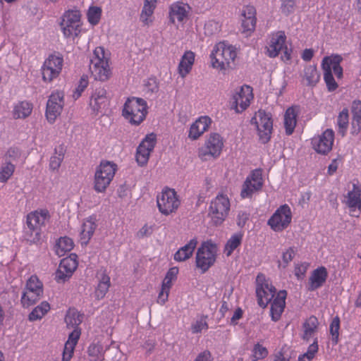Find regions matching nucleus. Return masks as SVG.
Masks as SVG:
<instances>
[{
    "mask_svg": "<svg viewBox=\"0 0 361 361\" xmlns=\"http://www.w3.org/2000/svg\"><path fill=\"white\" fill-rule=\"evenodd\" d=\"M342 61V56L338 54L325 56L322 59V68L324 72V80L329 92L336 90L338 87L333 76L332 71H334L338 79L343 78V70L341 66Z\"/></svg>",
    "mask_w": 361,
    "mask_h": 361,
    "instance_id": "obj_1",
    "label": "nucleus"
},
{
    "mask_svg": "<svg viewBox=\"0 0 361 361\" xmlns=\"http://www.w3.org/2000/svg\"><path fill=\"white\" fill-rule=\"evenodd\" d=\"M147 113L146 101L139 97L128 98L122 111L123 116L135 126L140 125L145 119Z\"/></svg>",
    "mask_w": 361,
    "mask_h": 361,
    "instance_id": "obj_2",
    "label": "nucleus"
},
{
    "mask_svg": "<svg viewBox=\"0 0 361 361\" xmlns=\"http://www.w3.org/2000/svg\"><path fill=\"white\" fill-rule=\"evenodd\" d=\"M236 55L234 47L227 45L224 42H219L215 45L210 54L212 65L219 70L231 68Z\"/></svg>",
    "mask_w": 361,
    "mask_h": 361,
    "instance_id": "obj_3",
    "label": "nucleus"
},
{
    "mask_svg": "<svg viewBox=\"0 0 361 361\" xmlns=\"http://www.w3.org/2000/svg\"><path fill=\"white\" fill-rule=\"evenodd\" d=\"M117 165L112 161H102L94 173V189L97 192H104L113 180Z\"/></svg>",
    "mask_w": 361,
    "mask_h": 361,
    "instance_id": "obj_4",
    "label": "nucleus"
},
{
    "mask_svg": "<svg viewBox=\"0 0 361 361\" xmlns=\"http://www.w3.org/2000/svg\"><path fill=\"white\" fill-rule=\"evenodd\" d=\"M43 295V284L37 277L31 276L26 283L21 296V304L23 307H29L39 301Z\"/></svg>",
    "mask_w": 361,
    "mask_h": 361,
    "instance_id": "obj_5",
    "label": "nucleus"
},
{
    "mask_svg": "<svg viewBox=\"0 0 361 361\" xmlns=\"http://www.w3.org/2000/svg\"><path fill=\"white\" fill-rule=\"evenodd\" d=\"M230 210L228 198L224 195H217L209 205V216L216 226L221 225L226 219Z\"/></svg>",
    "mask_w": 361,
    "mask_h": 361,
    "instance_id": "obj_6",
    "label": "nucleus"
},
{
    "mask_svg": "<svg viewBox=\"0 0 361 361\" xmlns=\"http://www.w3.org/2000/svg\"><path fill=\"white\" fill-rule=\"evenodd\" d=\"M216 246L212 241L202 244L196 253V266L202 273L206 272L215 262Z\"/></svg>",
    "mask_w": 361,
    "mask_h": 361,
    "instance_id": "obj_7",
    "label": "nucleus"
},
{
    "mask_svg": "<svg viewBox=\"0 0 361 361\" xmlns=\"http://www.w3.org/2000/svg\"><path fill=\"white\" fill-rule=\"evenodd\" d=\"M49 216V212L46 209L40 212L35 211L27 214L26 223L31 233L30 238H28L31 243H37L40 240L41 227L44 224L45 220Z\"/></svg>",
    "mask_w": 361,
    "mask_h": 361,
    "instance_id": "obj_8",
    "label": "nucleus"
},
{
    "mask_svg": "<svg viewBox=\"0 0 361 361\" xmlns=\"http://www.w3.org/2000/svg\"><path fill=\"white\" fill-rule=\"evenodd\" d=\"M80 13L79 11L66 12L60 23L61 30L66 38L75 37L80 32Z\"/></svg>",
    "mask_w": 361,
    "mask_h": 361,
    "instance_id": "obj_9",
    "label": "nucleus"
},
{
    "mask_svg": "<svg viewBox=\"0 0 361 361\" xmlns=\"http://www.w3.org/2000/svg\"><path fill=\"white\" fill-rule=\"evenodd\" d=\"M256 281L257 303L261 307L265 308L274 298L276 293V288L265 280L264 275L262 274H259L257 275Z\"/></svg>",
    "mask_w": 361,
    "mask_h": 361,
    "instance_id": "obj_10",
    "label": "nucleus"
},
{
    "mask_svg": "<svg viewBox=\"0 0 361 361\" xmlns=\"http://www.w3.org/2000/svg\"><path fill=\"white\" fill-rule=\"evenodd\" d=\"M157 202L159 212L164 215L173 212L180 205L176 191L170 188L164 190L157 196Z\"/></svg>",
    "mask_w": 361,
    "mask_h": 361,
    "instance_id": "obj_11",
    "label": "nucleus"
},
{
    "mask_svg": "<svg viewBox=\"0 0 361 361\" xmlns=\"http://www.w3.org/2000/svg\"><path fill=\"white\" fill-rule=\"evenodd\" d=\"M224 145L223 140L218 133H212L205 142L204 147L199 151V157L203 161H207L209 157H218Z\"/></svg>",
    "mask_w": 361,
    "mask_h": 361,
    "instance_id": "obj_12",
    "label": "nucleus"
},
{
    "mask_svg": "<svg viewBox=\"0 0 361 361\" xmlns=\"http://www.w3.org/2000/svg\"><path fill=\"white\" fill-rule=\"evenodd\" d=\"M63 63V56L59 53L49 55L42 66L43 80L51 82L58 77L62 70Z\"/></svg>",
    "mask_w": 361,
    "mask_h": 361,
    "instance_id": "obj_13",
    "label": "nucleus"
},
{
    "mask_svg": "<svg viewBox=\"0 0 361 361\" xmlns=\"http://www.w3.org/2000/svg\"><path fill=\"white\" fill-rule=\"evenodd\" d=\"M292 214L287 204L281 206L268 220V225L275 231H281L290 224Z\"/></svg>",
    "mask_w": 361,
    "mask_h": 361,
    "instance_id": "obj_14",
    "label": "nucleus"
},
{
    "mask_svg": "<svg viewBox=\"0 0 361 361\" xmlns=\"http://www.w3.org/2000/svg\"><path fill=\"white\" fill-rule=\"evenodd\" d=\"M156 142V135L150 133L147 135L138 145L135 159L140 166H144L147 164L150 153L154 150Z\"/></svg>",
    "mask_w": 361,
    "mask_h": 361,
    "instance_id": "obj_15",
    "label": "nucleus"
},
{
    "mask_svg": "<svg viewBox=\"0 0 361 361\" xmlns=\"http://www.w3.org/2000/svg\"><path fill=\"white\" fill-rule=\"evenodd\" d=\"M257 116L259 117V122L257 127L259 140L262 144H266L270 140L272 133V116L270 113H267L262 109H259L257 112Z\"/></svg>",
    "mask_w": 361,
    "mask_h": 361,
    "instance_id": "obj_16",
    "label": "nucleus"
},
{
    "mask_svg": "<svg viewBox=\"0 0 361 361\" xmlns=\"http://www.w3.org/2000/svg\"><path fill=\"white\" fill-rule=\"evenodd\" d=\"M63 97V93L60 91L53 92L49 96L45 113L49 123H53L61 114L64 105Z\"/></svg>",
    "mask_w": 361,
    "mask_h": 361,
    "instance_id": "obj_17",
    "label": "nucleus"
},
{
    "mask_svg": "<svg viewBox=\"0 0 361 361\" xmlns=\"http://www.w3.org/2000/svg\"><path fill=\"white\" fill-rule=\"evenodd\" d=\"M263 185L262 173L260 169H255L245 180L240 195L243 198L250 197L254 192L261 190Z\"/></svg>",
    "mask_w": 361,
    "mask_h": 361,
    "instance_id": "obj_18",
    "label": "nucleus"
},
{
    "mask_svg": "<svg viewBox=\"0 0 361 361\" xmlns=\"http://www.w3.org/2000/svg\"><path fill=\"white\" fill-rule=\"evenodd\" d=\"M252 89L248 85H243L233 96L231 108L235 112L240 113L249 106L250 99L252 97Z\"/></svg>",
    "mask_w": 361,
    "mask_h": 361,
    "instance_id": "obj_19",
    "label": "nucleus"
},
{
    "mask_svg": "<svg viewBox=\"0 0 361 361\" xmlns=\"http://www.w3.org/2000/svg\"><path fill=\"white\" fill-rule=\"evenodd\" d=\"M334 140V132L331 129H326L323 133L312 140L314 150L322 154H326L332 149Z\"/></svg>",
    "mask_w": 361,
    "mask_h": 361,
    "instance_id": "obj_20",
    "label": "nucleus"
},
{
    "mask_svg": "<svg viewBox=\"0 0 361 361\" xmlns=\"http://www.w3.org/2000/svg\"><path fill=\"white\" fill-rule=\"evenodd\" d=\"M99 60L90 61V70L95 80L106 81L111 75L109 62L108 61H101Z\"/></svg>",
    "mask_w": 361,
    "mask_h": 361,
    "instance_id": "obj_21",
    "label": "nucleus"
},
{
    "mask_svg": "<svg viewBox=\"0 0 361 361\" xmlns=\"http://www.w3.org/2000/svg\"><path fill=\"white\" fill-rule=\"evenodd\" d=\"M286 290H280L274 299L270 308L271 319L277 322L280 319L286 305Z\"/></svg>",
    "mask_w": 361,
    "mask_h": 361,
    "instance_id": "obj_22",
    "label": "nucleus"
},
{
    "mask_svg": "<svg viewBox=\"0 0 361 361\" xmlns=\"http://www.w3.org/2000/svg\"><path fill=\"white\" fill-rule=\"evenodd\" d=\"M286 36L283 31H279L274 34L271 38L270 44L267 47V54L270 57H276L280 51L286 46Z\"/></svg>",
    "mask_w": 361,
    "mask_h": 361,
    "instance_id": "obj_23",
    "label": "nucleus"
},
{
    "mask_svg": "<svg viewBox=\"0 0 361 361\" xmlns=\"http://www.w3.org/2000/svg\"><path fill=\"white\" fill-rule=\"evenodd\" d=\"M328 277V272L324 267H320L314 269L309 279L308 290L310 291L322 287L326 282Z\"/></svg>",
    "mask_w": 361,
    "mask_h": 361,
    "instance_id": "obj_24",
    "label": "nucleus"
},
{
    "mask_svg": "<svg viewBox=\"0 0 361 361\" xmlns=\"http://www.w3.org/2000/svg\"><path fill=\"white\" fill-rule=\"evenodd\" d=\"M211 123V119L208 116H202L198 118L190 128L189 137L192 140L197 139L204 131L207 130Z\"/></svg>",
    "mask_w": 361,
    "mask_h": 361,
    "instance_id": "obj_25",
    "label": "nucleus"
},
{
    "mask_svg": "<svg viewBox=\"0 0 361 361\" xmlns=\"http://www.w3.org/2000/svg\"><path fill=\"white\" fill-rule=\"evenodd\" d=\"M319 323L315 316H310L302 324L303 333L301 338L303 341L308 342L313 338L314 334L317 331Z\"/></svg>",
    "mask_w": 361,
    "mask_h": 361,
    "instance_id": "obj_26",
    "label": "nucleus"
},
{
    "mask_svg": "<svg viewBox=\"0 0 361 361\" xmlns=\"http://www.w3.org/2000/svg\"><path fill=\"white\" fill-rule=\"evenodd\" d=\"M298 107L291 106L287 109L284 114V127L286 133L290 135L295 128L297 123V116L298 114Z\"/></svg>",
    "mask_w": 361,
    "mask_h": 361,
    "instance_id": "obj_27",
    "label": "nucleus"
},
{
    "mask_svg": "<svg viewBox=\"0 0 361 361\" xmlns=\"http://www.w3.org/2000/svg\"><path fill=\"white\" fill-rule=\"evenodd\" d=\"M189 8L188 5L183 4L182 3L173 4L170 7L169 20L171 23H175V20L183 22L187 18Z\"/></svg>",
    "mask_w": 361,
    "mask_h": 361,
    "instance_id": "obj_28",
    "label": "nucleus"
},
{
    "mask_svg": "<svg viewBox=\"0 0 361 361\" xmlns=\"http://www.w3.org/2000/svg\"><path fill=\"white\" fill-rule=\"evenodd\" d=\"M195 61V53L192 51H186L182 56L178 64V73L182 78L186 76L192 69Z\"/></svg>",
    "mask_w": 361,
    "mask_h": 361,
    "instance_id": "obj_29",
    "label": "nucleus"
},
{
    "mask_svg": "<svg viewBox=\"0 0 361 361\" xmlns=\"http://www.w3.org/2000/svg\"><path fill=\"white\" fill-rule=\"evenodd\" d=\"M197 243L195 239H191L174 254V259L177 262H183L189 259L192 256Z\"/></svg>",
    "mask_w": 361,
    "mask_h": 361,
    "instance_id": "obj_30",
    "label": "nucleus"
},
{
    "mask_svg": "<svg viewBox=\"0 0 361 361\" xmlns=\"http://www.w3.org/2000/svg\"><path fill=\"white\" fill-rule=\"evenodd\" d=\"M96 228L97 224L92 219L85 221L82 224L80 233V242L82 245H87L89 243L94 233Z\"/></svg>",
    "mask_w": 361,
    "mask_h": 361,
    "instance_id": "obj_31",
    "label": "nucleus"
},
{
    "mask_svg": "<svg viewBox=\"0 0 361 361\" xmlns=\"http://www.w3.org/2000/svg\"><path fill=\"white\" fill-rule=\"evenodd\" d=\"M32 111V104L27 101H22L14 106L13 116L15 119L25 118Z\"/></svg>",
    "mask_w": 361,
    "mask_h": 361,
    "instance_id": "obj_32",
    "label": "nucleus"
},
{
    "mask_svg": "<svg viewBox=\"0 0 361 361\" xmlns=\"http://www.w3.org/2000/svg\"><path fill=\"white\" fill-rule=\"evenodd\" d=\"M361 189L353 184V190L348 192L347 204L350 209V211H353L355 208L361 209V198H360Z\"/></svg>",
    "mask_w": 361,
    "mask_h": 361,
    "instance_id": "obj_33",
    "label": "nucleus"
},
{
    "mask_svg": "<svg viewBox=\"0 0 361 361\" xmlns=\"http://www.w3.org/2000/svg\"><path fill=\"white\" fill-rule=\"evenodd\" d=\"M65 152L66 149L62 145L54 149V154L51 157L49 160V169L51 171L59 170L64 159Z\"/></svg>",
    "mask_w": 361,
    "mask_h": 361,
    "instance_id": "obj_34",
    "label": "nucleus"
},
{
    "mask_svg": "<svg viewBox=\"0 0 361 361\" xmlns=\"http://www.w3.org/2000/svg\"><path fill=\"white\" fill-rule=\"evenodd\" d=\"M73 241L68 237H61L57 241L55 246V252L57 255L62 257L67 252H70L73 248Z\"/></svg>",
    "mask_w": 361,
    "mask_h": 361,
    "instance_id": "obj_35",
    "label": "nucleus"
},
{
    "mask_svg": "<svg viewBox=\"0 0 361 361\" xmlns=\"http://www.w3.org/2000/svg\"><path fill=\"white\" fill-rule=\"evenodd\" d=\"M110 278L104 272L101 274L99 282L95 290V297L98 299H102L106 294L110 287Z\"/></svg>",
    "mask_w": 361,
    "mask_h": 361,
    "instance_id": "obj_36",
    "label": "nucleus"
},
{
    "mask_svg": "<svg viewBox=\"0 0 361 361\" xmlns=\"http://www.w3.org/2000/svg\"><path fill=\"white\" fill-rule=\"evenodd\" d=\"M353 114L352 125L353 128H357V133L361 130V101L355 100L353 102L351 106Z\"/></svg>",
    "mask_w": 361,
    "mask_h": 361,
    "instance_id": "obj_37",
    "label": "nucleus"
},
{
    "mask_svg": "<svg viewBox=\"0 0 361 361\" xmlns=\"http://www.w3.org/2000/svg\"><path fill=\"white\" fill-rule=\"evenodd\" d=\"M50 310L49 304L46 302H42L35 307L28 315V319L31 322L41 319Z\"/></svg>",
    "mask_w": 361,
    "mask_h": 361,
    "instance_id": "obj_38",
    "label": "nucleus"
},
{
    "mask_svg": "<svg viewBox=\"0 0 361 361\" xmlns=\"http://www.w3.org/2000/svg\"><path fill=\"white\" fill-rule=\"evenodd\" d=\"M320 75L316 66L310 65L304 69V78L307 81V85L314 86L319 80Z\"/></svg>",
    "mask_w": 361,
    "mask_h": 361,
    "instance_id": "obj_39",
    "label": "nucleus"
},
{
    "mask_svg": "<svg viewBox=\"0 0 361 361\" xmlns=\"http://www.w3.org/2000/svg\"><path fill=\"white\" fill-rule=\"evenodd\" d=\"M349 114L348 109H343L338 114L337 118V125L338 126V133L344 136L348 127Z\"/></svg>",
    "mask_w": 361,
    "mask_h": 361,
    "instance_id": "obj_40",
    "label": "nucleus"
},
{
    "mask_svg": "<svg viewBox=\"0 0 361 361\" xmlns=\"http://www.w3.org/2000/svg\"><path fill=\"white\" fill-rule=\"evenodd\" d=\"M156 0H145L144 6L140 15V20L145 25L149 23V17H150L155 8Z\"/></svg>",
    "mask_w": 361,
    "mask_h": 361,
    "instance_id": "obj_41",
    "label": "nucleus"
},
{
    "mask_svg": "<svg viewBox=\"0 0 361 361\" xmlns=\"http://www.w3.org/2000/svg\"><path fill=\"white\" fill-rule=\"evenodd\" d=\"M243 235L241 233H235L227 241L225 246V252L227 256H230L242 242Z\"/></svg>",
    "mask_w": 361,
    "mask_h": 361,
    "instance_id": "obj_42",
    "label": "nucleus"
},
{
    "mask_svg": "<svg viewBox=\"0 0 361 361\" xmlns=\"http://www.w3.org/2000/svg\"><path fill=\"white\" fill-rule=\"evenodd\" d=\"M78 262L72 257H66L61 260L59 267L62 269L66 273L73 275V273L77 269Z\"/></svg>",
    "mask_w": 361,
    "mask_h": 361,
    "instance_id": "obj_43",
    "label": "nucleus"
},
{
    "mask_svg": "<svg viewBox=\"0 0 361 361\" xmlns=\"http://www.w3.org/2000/svg\"><path fill=\"white\" fill-rule=\"evenodd\" d=\"M171 280L164 278L162 282L161 290L159 293L158 302L164 305L168 300L169 293L171 287Z\"/></svg>",
    "mask_w": 361,
    "mask_h": 361,
    "instance_id": "obj_44",
    "label": "nucleus"
},
{
    "mask_svg": "<svg viewBox=\"0 0 361 361\" xmlns=\"http://www.w3.org/2000/svg\"><path fill=\"white\" fill-rule=\"evenodd\" d=\"M88 22L92 25H97L102 16V9L99 6H90L87 11Z\"/></svg>",
    "mask_w": 361,
    "mask_h": 361,
    "instance_id": "obj_45",
    "label": "nucleus"
},
{
    "mask_svg": "<svg viewBox=\"0 0 361 361\" xmlns=\"http://www.w3.org/2000/svg\"><path fill=\"white\" fill-rule=\"evenodd\" d=\"M297 250L294 247H290L287 250H286L282 253V263L281 262H279L278 267H283L285 269L288 264L293 260L294 258L295 254H296Z\"/></svg>",
    "mask_w": 361,
    "mask_h": 361,
    "instance_id": "obj_46",
    "label": "nucleus"
},
{
    "mask_svg": "<svg viewBox=\"0 0 361 361\" xmlns=\"http://www.w3.org/2000/svg\"><path fill=\"white\" fill-rule=\"evenodd\" d=\"M339 329H340V319L338 316L335 317L330 324V334L332 336V342L336 345L338 342L339 336Z\"/></svg>",
    "mask_w": 361,
    "mask_h": 361,
    "instance_id": "obj_47",
    "label": "nucleus"
},
{
    "mask_svg": "<svg viewBox=\"0 0 361 361\" xmlns=\"http://www.w3.org/2000/svg\"><path fill=\"white\" fill-rule=\"evenodd\" d=\"M14 170V164L10 162H6V165L1 168L0 171V182L6 183L13 175Z\"/></svg>",
    "mask_w": 361,
    "mask_h": 361,
    "instance_id": "obj_48",
    "label": "nucleus"
},
{
    "mask_svg": "<svg viewBox=\"0 0 361 361\" xmlns=\"http://www.w3.org/2000/svg\"><path fill=\"white\" fill-rule=\"evenodd\" d=\"M102 348L97 344H91L87 349L88 356L90 361H99L102 360Z\"/></svg>",
    "mask_w": 361,
    "mask_h": 361,
    "instance_id": "obj_49",
    "label": "nucleus"
},
{
    "mask_svg": "<svg viewBox=\"0 0 361 361\" xmlns=\"http://www.w3.org/2000/svg\"><path fill=\"white\" fill-rule=\"evenodd\" d=\"M68 326H77L82 322L81 316L76 312H68L65 317Z\"/></svg>",
    "mask_w": 361,
    "mask_h": 361,
    "instance_id": "obj_50",
    "label": "nucleus"
},
{
    "mask_svg": "<svg viewBox=\"0 0 361 361\" xmlns=\"http://www.w3.org/2000/svg\"><path fill=\"white\" fill-rule=\"evenodd\" d=\"M21 157V152L18 147H10L6 153V162H17Z\"/></svg>",
    "mask_w": 361,
    "mask_h": 361,
    "instance_id": "obj_51",
    "label": "nucleus"
},
{
    "mask_svg": "<svg viewBox=\"0 0 361 361\" xmlns=\"http://www.w3.org/2000/svg\"><path fill=\"white\" fill-rule=\"evenodd\" d=\"M207 315H203L199 320H197L191 326V330L193 334L200 333L203 329H208V324L206 321Z\"/></svg>",
    "mask_w": 361,
    "mask_h": 361,
    "instance_id": "obj_52",
    "label": "nucleus"
},
{
    "mask_svg": "<svg viewBox=\"0 0 361 361\" xmlns=\"http://www.w3.org/2000/svg\"><path fill=\"white\" fill-rule=\"evenodd\" d=\"M88 80L87 76L82 75L79 81V84L76 87L75 92H73V97L75 99H77L81 96L82 92L85 90V89L87 87Z\"/></svg>",
    "mask_w": 361,
    "mask_h": 361,
    "instance_id": "obj_53",
    "label": "nucleus"
},
{
    "mask_svg": "<svg viewBox=\"0 0 361 361\" xmlns=\"http://www.w3.org/2000/svg\"><path fill=\"white\" fill-rule=\"evenodd\" d=\"M159 90L158 82L154 78H149L145 84V91L147 94H153Z\"/></svg>",
    "mask_w": 361,
    "mask_h": 361,
    "instance_id": "obj_54",
    "label": "nucleus"
},
{
    "mask_svg": "<svg viewBox=\"0 0 361 361\" xmlns=\"http://www.w3.org/2000/svg\"><path fill=\"white\" fill-rule=\"evenodd\" d=\"M268 355L267 349L260 345L259 343H257L255 345L253 348V356L255 360H260L266 357Z\"/></svg>",
    "mask_w": 361,
    "mask_h": 361,
    "instance_id": "obj_55",
    "label": "nucleus"
},
{
    "mask_svg": "<svg viewBox=\"0 0 361 361\" xmlns=\"http://www.w3.org/2000/svg\"><path fill=\"white\" fill-rule=\"evenodd\" d=\"M295 6V0H282V4L281 7V11L283 13L288 16L293 12Z\"/></svg>",
    "mask_w": 361,
    "mask_h": 361,
    "instance_id": "obj_56",
    "label": "nucleus"
},
{
    "mask_svg": "<svg viewBox=\"0 0 361 361\" xmlns=\"http://www.w3.org/2000/svg\"><path fill=\"white\" fill-rule=\"evenodd\" d=\"M319 350V345H318V340L317 338H314V341L312 344H310L307 348V350L306 353H305V356L307 357V359H313L316 355V353L318 352Z\"/></svg>",
    "mask_w": 361,
    "mask_h": 361,
    "instance_id": "obj_57",
    "label": "nucleus"
},
{
    "mask_svg": "<svg viewBox=\"0 0 361 361\" xmlns=\"http://www.w3.org/2000/svg\"><path fill=\"white\" fill-rule=\"evenodd\" d=\"M75 348V345L73 344H70L69 343H66L64 345L63 355H62V361H70Z\"/></svg>",
    "mask_w": 361,
    "mask_h": 361,
    "instance_id": "obj_58",
    "label": "nucleus"
},
{
    "mask_svg": "<svg viewBox=\"0 0 361 361\" xmlns=\"http://www.w3.org/2000/svg\"><path fill=\"white\" fill-rule=\"evenodd\" d=\"M71 274L69 273L65 272L64 270L61 269L60 267H58L57 270L55 272V280L58 283H64L68 279H69L71 277Z\"/></svg>",
    "mask_w": 361,
    "mask_h": 361,
    "instance_id": "obj_59",
    "label": "nucleus"
},
{
    "mask_svg": "<svg viewBox=\"0 0 361 361\" xmlns=\"http://www.w3.org/2000/svg\"><path fill=\"white\" fill-rule=\"evenodd\" d=\"M256 25V18H244L242 20V26L244 31H253Z\"/></svg>",
    "mask_w": 361,
    "mask_h": 361,
    "instance_id": "obj_60",
    "label": "nucleus"
},
{
    "mask_svg": "<svg viewBox=\"0 0 361 361\" xmlns=\"http://www.w3.org/2000/svg\"><path fill=\"white\" fill-rule=\"evenodd\" d=\"M107 99L100 100L97 97H92L90 99V105L94 110V111H99L102 108V106L104 105Z\"/></svg>",
    "mask_w": 361,
    "mask_h": 361,
    "instance_id": "obj_61",
    "label": "nucleus"
},
{
    "mask_svg": "<svg viewBox=\"0 0 361 361\" xmlns=\"http://www.w3.org/2000/svg\"><path fill=\"white\" fill-rule=\"evenodd\" d=\"M94 58L91 59L92 61H96L97 59H100L99 61H108V59L105 57L104 49L102 47H97L94 51Z\"/></svg>",
    "mask_w": 361,
    "mask_h": 361,
    "instance_id": "obj_62",
    "label": "nucleus"
},
{
    "mask_svg": "<svg viewBox=\"0 0 361 361\" xmlns=\"http://www.w3.org/2000/svg\"><path fill=\"white\" fill-rule=\"evenodd\" d=\"M242 15L244 18H256V10L252 6H247L243 10Z\"/></svg>",
    "mask_w": 361,
    "mask_h": 361,
    "instance_id": "obj_63",
    "label": "nucleus"
},
{
    "mask_svg": "<svg viewBox=\"0 0 361 361\" xmlns=\"http://www.w3.org/2000/svg\"><path fill=\"white\" fill-rule=\"evenodd\" d=\"M194 361H213L210 351L206 350L199 353Z\"/></svg>",
    "mask_w": 361,
    "mask_h": 361,
    "instance_id": "obj_64",
    "label": "nucleus"
}]
</instances>
